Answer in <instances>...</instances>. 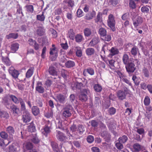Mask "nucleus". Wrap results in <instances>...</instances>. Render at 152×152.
Returning a JSON list of instances; mask_svg holds the SVG:
<instances>
[{
	"instance_id": "f257e3e1",
	"label": "nucleus",
	"mask_w": 152,
	"mask_h": 152,
	"mask_svg": "<svg viewBox=\"0 0 152 152\" xmlns=\"http://www.w3.org/2000/svg\"><path fill=\"white\" fill-rule=\"evenodd\" d=\"M9 96L10 99L16 104H18L20 103L21 105L20 109L21 111L23 112L28 111L26 109L25 102L21 98H18L12 94H9Z\"/></svg>"
},
{
	"instance_id": "f03ea898",
	"label": "nucleus",
	"mask_w": 152,
	"mask_h": 152,
	"mask_svg": "<svg viewBox=\"0 0 152 152\" xmlns=\"http://www.w3.org/2000/svg\"><path fill=\"white\" fill-rule=\"evenodd\" d=\"M73 108L72 106L68 104L63 110L62 117L63 118H67L71 116V112Z\"/></svg>"
},
{
	"instance_id": "7ed1b4c3",
	"label": "nucleus",
	"mask_w": 152,
	"mask_h": 152,
	"mask_svg": "<svg viewBox=\"0 0 152 152\" xmlns=\"http://www.w3.org/2000/svg\"><path fill=\"white\" fill-rule=\"evenodd\" d=\"M89 93L88 89L83 88L81 91L79 96V99L83 102H85L88 100V95Z\"/></svg>"
},
{
	"instance_id": "20e7f679",
	"label": "nucleus",
	"mask_w": 152,
	"mask_h": 152,
	"mask_svg": "<svg viewBox=\"0 0 152 152\" xmlns=\"http://www.w3.org/2000/svg\"><path fill=\"white\" fill-rule=\"evenodd\" d=\"M51 123L49 121H48L44 126L41 129V132L42 134L47 137L51 132Z\"/></svg>"
},
{
	"instance_id": "39448f33",
	"label": "nucleus",
	"mask_w": 152,
	"mask_h": 152,
	"mask_svg": "<svg viewBox=\"0 0 152 152\" xmlns=\"http://www.w3.org/2000/svg\"><path fill=\"white\" fill-rule=\"evenodd\" d=\"M107 23L108 26L113 31H114L116 30L115 27V22L114 16L112 14H110L109 15Z\"/></svg>"
},
{
	"instance_id": "423d86ee",
	"label": "nucleus",
	"mask_w": 152,
	"mask_h": 152,
	"mask_svg": "<svg viewBox=\"0 0 152 152\" xmlns=\"http://www.w3.org/2000/svg\"><path fill=\"white\" fill-rule=\"evenodd\" d=\"M134 13L135 15L132 17V20L134 27L137 28L139 25L143 23V20L142 18L140 16H138L136 19H135L136 13L134 12Z\"/></svg>"
},
{
	"instance_id": "0eeeda50",
	"label": "nucleus",
	"mask_w": 152,
	"mask_h": 152,
	"mask_svg": "<svg viewBox=\"0 0 152 152\" xmlns=\"http://www.w3.org/2000/svg\"><path fill=\"white\" fill-rule=\"evenodd\" d=\"M22 120L23 122L27 123L31 119V115L28 111L23 112Z\"/></svg>"
},
{
	"instance_id": "6e6552de",
	"label": "nucleus",
	"mask_w": 152,
	"mask_h": 152,
	"mask_svg": "<svg viewBox=\"0 0 152 152\" xmlns=\"http://www.w3.org/2000/svg\"><path fill=\"white\" fill-rule=\"evenodd\" d=\"M125 68L127 72L129 74L133 72L136 69L135 65L132 62H130L126 65Z\"/></svg>"
},
{
	"instance_id": "1a4fd4ad",
	"label": "nucleus",
	"mask_w": 152,
	"mask_h": 152,
	"mask_svg": "<svg viewBox=\"0 0 152 152\" xmlns=\"http://www.w3.org/2000/svg\"><path fill=\"white\" fill-rule=\"evenodd\" d=\"M8 72L10 74L15 80L18 78L20 74L19 71L15 69L14 67L12 66L10 67L9 68Z\"/></svg>"
},
{
	"instance_id": "9d476101",
	"label": "nucleus",
	"mask_w": 152,
	"mask_h": 152,
	"mask_svg": "<svg viewBox=\"0 0 152 152\" xmlns=\"http://www.w3.org/2000/svg\"><path fill=\"white\" fill-rule=\"evenodd\" d=\"M56 137L59 141H65L67 139L65 135L59 131L56 130Z\"/></svg>"
},
{
	"instance_id": "9b49d317",
	"label": "nucleus",
	"mask_w": 152,
	"mask_h": 152,
	"mask_svg": "<svg viewBox=\"0 0 152 152\" xmlns=\"http://www.w3.org/2000/svg\"><path fill=\"white\" fill-rule=\"evenodd\" d=\"M50 54L52 56L51 57L52 61H55L58 56V49L56 48H50Z\"/></svg>"
},
{
	"instance_id": "f8f14e48",
	"label": "nucleus",
	"mask_w": 152,
	"mask_h": 152,
	"mask_svg": "<svg viewBox=\"0 0 152 152\" xmlns=\"http://www.w3.org/2000/svg\"><path fill=\"white\" fill-rule=\"evenodd\" d=\"M100 42L99 37L97 35H94L89 43V45L91 47H94Z\"/></svg>"
},
{
	"instance_id": "ddd939ff",
	"label": "nucleus",
	"mask_w": 152,
	"mask_h": 152,
	"mask_svg": "<svg viewBox=\"0 0 152 152\" xmlns=\"http://www.w3.org/2000/svg\"><path fill=\"white\" fill-rule=\"evenodd\" d=\"M42 85V83L39 81L37 82L36 84V86L35 88L36 90L40 94H42L45 91V89Z\"/></svg>"
},
{
	"instance_id": "4468645a",
	"label": "nucleus",
	"mask_w": 152,
	"mask_h": 152,
	"mask_svg": "<svg viewBox=\"0 0 152 152\" xmlns=\"http://www.w3.org/2000/svg\"><path fill=\"white\" fill-rule=\"evenodd\" d=\"M110 53L108 55L109 57L112 58L114 56L118 54L119 51L117 48L116 47H112L109 50Z\"/></svg>"
},
{
	"instance_id": "2eb2a0df",
	"label": "nucleus",
	"mask_w": 152,
	"mask_h": 152,
	"mask_svg": "<svg viewBox=\"0 0 152 152\" xmlns=\"http://www.w3.org/2000/svg\"><path fill=\"white\" fill-rule=\"evenodd\" d=\"M45 30L43 27L38 26L36 29L35 33L38 36L41 37L45 34Z\"/></svg>"
},
{
	"instance_id": "dca6fc26",
	"label": "nucleus",
	"mask_w": 152,
	"mask_h": 152,
	"mask_svg": "<svg viewBox=\"0 0 152 152\" xmlns=\"http://www.w3.org/2000/svg\"><path fill=\"white\" fill-rule=\"evenodd\" d=\"M54 99L57 102L61 104H64L65 102V96L61 94L57 95L56 98H54Z\"/></svg>"
},
{
	"instance_id": "f3484780",
	"label": "nucleus",
	"mask_w": 152,
	"mask_h": 152,
	"mask_svg": "<svg viewBox=\"0 0 152 152\" xmlns=\"http://www.w3.org/2000/svg\"><path fill=\"white\" fill-rule=\"evenodd\" d=\"M117 96L118 99L122 100L126 98V94L122 90H119L117 92Z\"/></svg>"
},
{
	"instance_id": "a211bd4d",
	"label": "nucleus",
	"mask_w": 152,
	"mask_h": 152,
	"mask_svg": "<svg viewBox=\"0 0 152 152\" xmlns=\"http://www.w3.org/2000/svg\"><path fill=\"white\" fill-rule=\"evenodd\" d=\"M48 72L50 75L54 76H57V72L56 70V69L53 66H50L49 67Z\"/></svg>"
},
{
	"instance_id": "6ab92c4d",
	"label": "nucleus",
	"mask_w": 152,
	"mask_h": 152,
	"mask_svg": "<svg viewBox=\"0 0 152 152\" xmlns=\"http://www.w3.org/2000/svg\"><path fill=\"white\" fill-rule=\"evenodd\" d=\"M96 15V12L93 10L92 12L86 14L84 17L85 19L88 20H90L93 19Z\"/></svg>"
},
{
	"instance_id": "aec40b11",
	"label": "nucleus",
	"mask_w": 152,
	"mask_h": 152,
	"mask_svg": "<svg viewBox=\"0 0 152 152\" xmlns=\"http://www.w3.org/2000/svg\"><path fill=\"white\" fill-rule=\"evenodd\" d=\"M83 33L85 37H89L92 35V29L90 28H85L83 30Z\"/></svg>"
},
{
	"instance_id": "412c9836",
	"label": "nucleus",
	"mask_w": 152,
	"mask_h": 152,
	"mask_svg": "<svg viewBox=\"0 0 152 152\" xmlns=\"http://www.w3.org/2000/svg\"><path fill=\"white\" fill-rule=\"evenodd\" d=\"M58 122L56 124V126L59 129L63 131H65L67 134H68L69 131L68 130L67 128L66 127H64L62 124L61 122L59 120H57Z\"/></svg>"
},
{
	"instance_id": "4be33fe9",
	"label": "nucleus",
	"mask_w": 152,
	"mask_h": 152,
	"mask_svg": "<svg viewBox=\"0 0 152 152\" xmlns=\"http://www.w3.org/2000/svg\"><path fill=\"white\" fill-rule=\"evenodd\" d=\"M85 129L84 127L81 125H79L78 126L77 130V132H76L77 135H79L83 134L85 131Z\"/></svg>"
},
{
	"instance_id": "5701e85b",
	"label": "nucleus",
	"mask_w": 152,
	"mask_h": 152,
	"mask_svg": "<svg viewBox=\"0 0 152 152\" xmlns=\"http://www.w3.org/2000/svg\"><path fill=\"white\" fill-rule=\"evenodd\" d=\"M31 140L33 143L35 144H38L40 141V140L38 138L37 134H32Z\"/></svg>"
},
{
	"instance_id": "b1692460",
	"label": "nucleus",
	"mask_w": 152,
	"mask_h": 152,
	"mask_svg": "<svg viewBox=\"0 0 152 152\" xmlns=\"http://www.w3.org/2000/svg\"><path fill=\"white\" fill-rule=\"evenodd\" d=\"M19 44L17 43H14L12 44L11 51L12 53H15L18 50L19 48Z\"/></svg>"
},
{
	"instance_id": "393cba45",
	"label": "nucleus",
	"mask_w": 152,
	"mask_h": 152,
	"mask_svg": "<svg viewBox=\"0 0 152 152\" xmlns=\"http://www.w3.org/2000/svg\"><path fill=\"white\" fill-rule=\"evenodd\" d=\"M83 86V84L82 82H76L74 84V86H72V89L73 90L75 91L77 90H80L81 89V87Z\"/></svg>"
},
{
	"instance_id": "a878e982",
	"label": "nucleus",
	"mask_w": 152,
	"mask_h": 152,
	"mask_svg": "<svg viewBox=\"0 0 152 152\" xmlns=\"http://www.w3.org/2000/svg\"><path fill=\"white\" fill-rule=\"evenodd\" d=\"M6 131L10 135H13L15 133L14 128L12 126H9L6 128Z\"/></svg>"
},
{
	"instance_id": "bb28decb",
	"label": "nucleus",
	"mask_w": 152,
	"mask_h": 152,
	"mask_svg": "<svg viewBox=\"0 0 152 152\" xmlns=\"http://www.w3.org/2000/svg\"><path fill=\"white\" fill-rule=\"evenodd\" d=\"M86 53L88 56H91L94 54L95 50L93 48H89L86 49Z\"/></svg>"
},
{
	"instance_id": "cd10ccee",
	"label": "nucleus",
	"mask_w": 152,
	"mask_h": 152,
	"mask_svg": "<svg viewBox=\"0 0 152 152\" xmlns=\"http://www.w3.org/2000/svg\"><path fill=\"white\" fill-rule=\"evenodd\" d=\"M75 33L74 30L72 29H70L69 31L67 36L71 39L74 40L75 39Z\"/></svg>"
},
{
	"instance_id": "c85d7f7f",
	"label": "nucleus",
	"mask_w": 152,
	"mask_h": 152,
	"mask_svg": "<svg viewBox=\"0 0 152 152\" xmlns=\"http://www.w3.org/2000/svg\"><path fill=\"white\" fill-rule=\"evenodd\" d=\"M75 50L76 52V56L79 57H81L82 54V50L80 47L76 46L75 48Z\"/></svg>"
},
{
	"instance_id": "c756f323",
	"label": "nucleus",
	"mask_w": 152,
	"mask_h": 152,
	"mask_svg": "<svg viewBox=\"0 0 152 152\" xmlns=\"http://www.w3.org/2000/svg\"><path fill=\"white\" fill-rule=\"evenodd\" d=\"M75 65V62L71 60L67 61L65 63V66L66 68H70L73 67Z\"/></svg>"
},
{
	"instance_id": "7c9ffc66",
	"label": "nucleus",
	"mask_w": 152,
	"mask_h": 152,
	"mask_svg": "<svg viewBox=\"0 0 152 152\" xmlns=\"http://www.w3.org/2000/svg\"><path fill=\"white\" fill-rule=\"evenodd\" d=\"M32 112L35 116L38 115L40 113L39 108L36 106H33L31 108Z\"/></svg>"
},
{
	"instance_id": "2f4dec72",
	"label": "nucleus",
	"mask_w": 152,
	"mask_h": 152,
	"mask_svg": "<svg viewBox=\"0 0 152 152\" xmlns=\"http://www.w3.org/2000/svg\"><path fill=\"white\" fill-rule=\"evenodd\" d=\"M34 68L33 67H31L27 71L26 73V77L27 78L31 77L33 74Z\"/></svg>"
},
{
	"instance_id": "473e14b6",
	"label": "nucleus",
	"mask_w": 152,
	"mask_h": 152,
	"mask_svg": "<svg viewBox=\"0 0 152 152\" xmlns=\"http://www.w3.org/2000/svg\"><path fill=\"white\" fill-rule=\"evenodd\" d=\"M75 41L77 43H80L82 42L84 39L83 36L80 34H76L75 37Z\"/></svg>"
},
{
	"instance_id": "72a5a7b5",
	"label": "nucleus",
	"mask_w": 152,
	"mask_h": 152,
	"mask_svg": "<svg viewBox=\"0 0 152 152\" xmlns=\"http://www.w3.org/2000/svg\"><path fill=\"white\" fill-rule=\"evenodd\" d=\"M133 152H139L142 150L141 146L138 143H136L133 145Z\"/></svg>"
},
{
	"instance_id": "f704fd0d",
	"label": "nucleus",
	"mask_w": 152,
	"mask_h": 152,
	"mask_svg": "<svg viewBox=\"0 0 152 152\" xmlns=\"http://www.w3.org/2000/svg\"><path fill=\"white\" fill-rule=\"evenodd\" d=\"M122 60L124 64L125 65L130 62H129V56L126 54H124L122 58Z\"/></svg>"
},
{
	"instance_id": "c9c22d12",
	"label": "nucleus",
	"mask_w": 152,
	"mask_h": 152,
	"mask_svg": "<svg viewBox=\"0 0 152 152\" xmlns=\"http://www.w3.org/2000/svg\"><path fill=\"white\" fill-rule=\"evenodd\" d=\"M10 108L11 109L14 114L17 115L18 114L19 111V110L16 105L14 104H12L10 106Z\"/></svg>"
},
{
	"instance_id": "e433bc0d",
	"label": "nucleus",
	"mask_w": 152,
	"mask_h": 152,
	"mask_svg": "<svg viewBox=\"0 0 152 152\" xmlns=\"http://www.w3.org/2000/svg\"><path fill=\"white\" fill-rule=\"evenodd\" d=\"M28 132H34L36 131L35 127L33 122H32L28 126Z\"/></svg>"
},
{
	"instance_id": "4c0bfd02",
	"label": "nucleus",
	"mask_w": 152,
	"mask_h": 152,
	"mask_svg": "<svg viewBox=\"0 0 152 152\" xmlns=\"http://www.w3.org/2000/svg\"><path fill=\"white\" fill-rule=\"evenodd\" d=\"M102 13L99 12L98 13L96 19H95V22H101L102 20Z\"/></svg>"
},
{
	"instance_id": "58836bf2",
	"label": "nucleus",
	"mask_w": 152,
	"mask_h": 152,
	"mask_svg": "<svg viewBox=\"0 0 152 152\" xmlns=\"http://www.w3.org/2000/svg\"><path fill=\"white\" fill-rule=\"evenodd\" d=\"M139 52V49L136 46H134L131 49V53L134 57L136 56Z\"/></svg>"
},
{
	"instance_id": "ea45409f",
	"label": "nucleus",
	"mask_w": 152,
	"mask_h": 152,
	"mask_svg": "<svg viewBox=\"0 0 152 152\" xmlns=\"http://www.w3.org/2000/svg\"><path fill=\"white\" fill-rule=\"evenodd\" d=\"M8 133L2 131L0 133V135L1 137L5 140L7 142V140H11L8 139Z\"/></svg>"
},
{
	"instance_id": "a19ab883",
	"label": "nucleus",
	"mask_w": 152,
	"mask_h": 152,
	"mask_svg": "<svg viewBox=\"0 0 152 152\" xmlns=\"http://www.w3.org/2000/svg\"><path fill=\"white\" fill-rule=\"evenodd\" d=\"M0 117L5 119H8L9 117V114L5 111H0Z\"/></svg>"
},
{
	"instance_id": "79ce46f5",
	"label": "nucleus",
	"mask_w": 152,
	"mask_h": 152,
	"mask_svg": "<svg viewBox=\"0 0 152 152\" xmlns=\"http://www.w3.org/2000/svg\"><path fill=\"white\" fill-rule=\"evenodd\" d=\"M25 7L26 9V11L28 12L32 13L34 11V7L31 5H26Z\"/></svg>"
},
{
	"instance_id": "37998d69",
	"label": "nucleus",
	"mask_w": 152,
	"mask_h": 152,
	"mask_svg": "<svg viewBox=\"0 0 152 152\" xmlns=\"http://www.w3.org/2000/svg\"><path fill=\"white\" fill-rule=\"evenodd\" d=\"M18 37V34L17 33H11L8 35H7L6 37L7 39L13 38L16 39Z\"/></svg>"
},
{
	"instance_id": "c03bdc74",
	"label": "nucleus",
	"mask_w": 152,
	"mask_h": 152,
	"mask_svg": "<svg viewBox=\"0 0 152 152\" xmlns=\"http://www.w3.org/2000/svg\"><path fill=\"white\" fill-rule=\"evenodd\" d=\"M128 140V138L126 135H124L119 137L118 140V141L121 142L122 143H124Z\"/></svg>"
},
{
	"instance_id": "a18cd8bd",
	"label": "nucleus",
	"mask_w": 152,
	"mask_h": 152,
	"mask_svg": "<svg viewBox=\"0 0 152 152\" xmlns=\"http://www.w3.org/2000/svg\"><path fill=\"white\" fill-rule=\"evenodd\" d=\"M99 33L101 37H104L107 34V31L104 28H101L99 29Z\"/></svg>"
},
{
	"instance_id": "49530a36",
	"label": "nucleus",
	"mask_w": 152,
	"mask_h": 152,
	"mask_svg": "<svg viewBox=\"0 0 152 152\" xmlns=\"http://www.w3.org/2000/svg\"><path fill=\"white\" fill-rule=\"evenodd\" d=\"M44 14V12H42L41 14L37 15V20L41 22L44 21L45 19V17Z\"/></svg>"
},
{
	"instance_id": "de8ad7c7",
	"label": "nucleus",
	"mask_w": 152,
	"mask_h": 152,
	"mask_svg": "<svg viewBox=\"0 0 152 152\" xmlns=\"http://www.w3.org/2000/svg\"><path fill=\"white\" fill-rule=\"evenodd\" d=\"M115 62V61L114 60L111 59L108 60V63L109 66L110 68L113 70H114L115 69V67L114 66V64Z\"/></svg>"
},
{
	"instance_id": "09e8293b",
	"label": "nucleus",
	"mask_w": 152,
	"mask_h": 152,
	"mask_svg": "<svg viewBox=\"0 0 152 152\" xmlns=\"http://www.w3.org/2000/svg\"><path fill=\"white\" fill-rule=\"evenodd\" d=\"M11 141L9 140H7V142H6V141L4 140L2 138H0V146H3L4 145L7 146L8 145L10 142Z\"/></svg>"
},
{
	"instance_id": "8fccbe9b",
	"label": "nucleus",
	"mask_w": 152,
	"mask_h": 152,
	"mask_svg": "<svg viewBox=\"0 0 152 152\" xmlns=\"http://www.w3.org/2000/svg\"><path fill=\"white\" fill-rule=\"evenodd\" d=\"M2 60L5 64L7 66H10L11 64V62L9 58L7 57L2 58Z\"/></svg>"
},
{
	"instance_id": "3c124183",
	"label": "nucleus",
	"mask_w": 152,
	"mask_h": 152,
	"mask_svg": "<svg viewBox=\"0 0 152 152\" xmlns=\"http://www.w3.org/2000/svg\"><path fill=\"white\" fill-rule=\"evenodd\" d=\"M101 104V102L100 98L99 97H95L94 101V105L96 107L99 106Z\"/></svg>"
},
{
	"instance_id": "603ef678",
	"label": "nucleus",
	"mask_w": 152,
	"mask_h": 152,
	"mask_svg": "<svg viewBox=\"0 0 152 152\" xmlns=\"http://www.w3.org/2000/svg\"><path fill=\"white\" fill-rule=\"evenodd\" d=\"M94 88L95 91L97 92H101L102 89V86L98 84H95Z\"/></svg>"
},
{
	"instance_id": "864d4df0",
	"label": "nucleus",
	"mask_w": 152,
	"mask_h": 152,
	"mask_svg": "<svg viewBox=\"0 0 152 152\" xmlns=\"http://www.w3.org/2000/svg\"><path fill=\"white\" fill-rule=\"evenodd\" d=\"M1 82L3 85H6L7 86H9V81L7 78L5 77V76L2 78Z\"/></svg>"
},
{
	"instance_id": "5fc2aeb1",
	"label": "nucleus",
	"mask_w": 152,
	"mask_h": 152,
	"mask_svg": "<svg viewBox=\"0 0 152 152\" xmlns=\"http://www.w3.org/2000/svg\"><path fill=\"white\" fill-rule=\"evenodd\" d=\"M43 100L40 98H38L36 100V102L37 105L40 107L43 106Z\"/></svg>"
},
{
	"instance_id": "6e6d98bb",
	"label": "nucleus",
	"mask_w": 152,
	"mask_h": 152,
	"mask_svg": "<svg viewBox=\"0 0 152 152\" xmlns=\"http://www.w3.org/2000/svg\"><path fill=\"white\" fill-rule=\"evenodd\" d=\"M142 72L145 77H149L150 73L147 68L144 67L142 69Z\"/></svg>"
},
{
	"instance_id": "4d7b16f0",
	"label": "nucleus",
	"mask_w": 152,
	"mask_h": 152,
	"mask_svg": "<svg viewBox=\"0 0 152 152\" xmlns=\"http://www.w3.org/2000/svg\"><path fill=\"white\" fill-rule=\"evenodd\" d=\"M3 104L5 105L7 109H9L11 105L8 100L7 99H4L2 102Z\"/></svg>"
},
{
	"instance_id": "13d9d810",
	"label": "nucleus",
	"mask_w": 152,
	"mask_h": 152,
	"mask_svg": "<svg viewBox=\"0 0 152 152\" xmlns=\"http://www.w3.org/2000/svg\"><path fill=\"white\" fill-rule=\"evenodd\" d=\"M129 6L132 9H135L136 7V4L133 0H129Z\"/></svg>"
},
{
	"instance_id": "bf43d9fd",
	"label": "nucleus",
	"mask_w": 152,
	"mask_h": 152,
	"mask_svg": "<svg viewBox=\"0 0 152 152\" xmlns=\"http://www.w3.org/2000/svg\"><path fill=\"white\" fill-rule=\"evenodd\" d=\"M27 150L31 151L33 148V145L32 143L30 142H27L26 145Z\"/></svg>"
},
{
	"instance_id": "052dcab7",
	"label": "nucleus",
	"mask_w": 152,
	"mask_h": 152,
	"mask_svg": "<svg viewBox=\"0 0 152 152\" xmlns=\"http://www.w3.org/2000/svg\"><path fill=\"white\" fill-rule=\"evenodd\" d=\"M86 140L88 143H91L94 140V137L92 135H89L87 137Z\"/></svg>"
},
{
	"instance_id": "680f3d73",
	"label": "nucleus",
	"mask_w": 152,
	"mask_h": 152,
	"mask_svg": "<svg viewBox=\"0 0 152 152\" xmlns=\"http://www.w3.org/2000/svg\"><path fill=\"white\" fill-rule=\"evenodd\" d=\"M141 10L142 13L145 14L148 13L149 10L147 6H143L141 7Z\"/></svg>"
},
{
	"instance_id": "e2e57ef3",
	"label": "nucleus",
	"mask_w": 152,
	"mask_h": 152,
	"mask_svg": "<svg viewBox=\"0 0 152 152\" xmlns=\"http://www.w3.org/2000/svg\"><path fill=\"white\" fill-rule=\"evenodd\" d=\"M51 144L53 149L54 151L58 150V146L56 142H51Z\"/></svg>"
},
{
	"instance_id": "0e129e2a",
	"label": "nucleus",
	"mask_w": 152,
	"mask_h": 152,
	"mask_svg": "<svg viewBox=\"0 0 152 152\" xmlns=\"http://www.w3.org/2000/svg\"><path fill=\"white\" fill-rule=\"evenodd\" d=\"M71 131L73 133V134L77 135L76 132H77V128L76 125L73 124L70 127Z\"/></svg>"
},
{
	"instance_id": "69168bd1",
	"label": "nucleus",
	"mask_w": 152,
	"mask_h": 152,
	"mask_svg": "<svg viewBox=\"0 0 152 152\" xmlns=\"http://www.w3.org/2000/svg\"><path fill=\"white\" fill-rule=\"evenodd\" d=\"M150 102V99L149 96H145L144 101V104L146 106H148Z\"/></svg>"
},
{
	"instance_id": "338daca9",
	"label": "nucleus",
	"mask_w": 152,
	"mask_h": 152,
	"mask_svg": "<svg viewBox=\"0 0 152 152\" xmlns=\"http://www.w3.org/2000/svg\"><path fill=\"white\" fill-rule=\"evenodd\" d=\"M86 71L87 72L91 75H93L94 74V69L91 67H89L86 69Z\"/></svg>"
},
{
	"instance_id": "774afa93",
	"label": "nucleus",
	"mask_w": 152,
	"mask_h": 152,
	"mask_svg": "<svg viewBox=\"0 0 152 152\" xmlns=\"http://www.w3.org/2000/svg\"><path fill=\"white\" fill-rule=\"evenodd\" d=\"M65 3L68 4L69 7H72L74 6V1L72 0H66Z\"/></svg>"
}]
</instances>
